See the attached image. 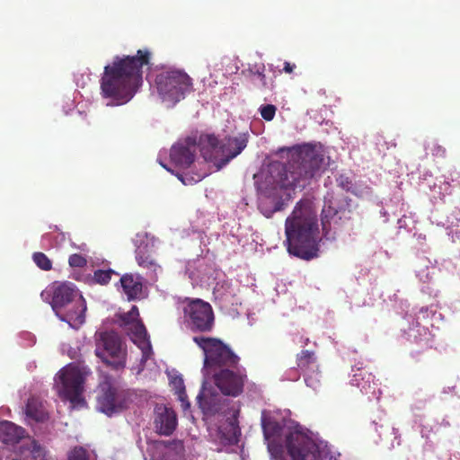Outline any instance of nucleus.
Here are the masks:
<instances>
[{
	"instance_id": "nucleus-1",
	"label": "nucleus",
	"mask_w": 460,
	"mask_h": 460,
	"mask_svg": "<svg viewBox=\"0 0 460 460\" xmlns=\"http://www.w3.org/2000/svg\"><path fill=\"white\" fill-rule=\"evenodd\" d=\"M152 52L138 49L136 55L116 56L104 66L100 80L102 97L111 99L116 105L128 102L143 84V68L151 64Z\"/></svg>"
},
{
	"instance_id": "nucleus-2",
	"label": "nucleus",
	"mask_w": 460,
	"mask_h": 460,
	"mask_svg": "<svg viewBox=\"0 0 460 460\" xmlns=\"http://www.w3.org/2000/svg\"><path fill=\"white\" fill-rule=\"evenodd\" d=\"M323 156L311 145H304L299 147L296 155L287 165L279 171V178L276 180L274 190L279 199L267 197L261 200L259 209L266 217H271L277 211L284 209L286 203L279 190H290L296 188L304 189L310 184L319 172Z\"/></svg>"
},
{
	"instance_id": "nucleus-3",
	"label": "nucleus",
	"mask_w": 460,
	"mask_h": 460,
	"mask_svg": "<svg viewBox=\"0 0 460 460\" xmlns=\"http://www.w3.org/2000/svg\"><path fill=\"white\" fill-rule=\"evenodd\" d=\"M318 233L317 214L312 202L298 201L285 222L288 252L305 261L318 257Z\"/></svg>"
},
{
	"instance_id": "nucleus-4",
	"label": "nucleus",
	"mask_w": 460,
	"mask_h": 460,
	"mask_svg": "<svg viewBox=\"0 0 460 460\" xmlns=\"http://www.w3.org/2000/svg\"><path fill=\"white\" fill-rule=\"evenodd\" d=\"M51 306L57 316L74 329H78L85 321L86 302L71 283L54 287Z\"/></svg>"
},
{
	"instance_id": "nucleus-5",
	"label": "nucleus",
	"mask_w": 460,
	"mask_h": 460,
	"mask_svg": "<svg viewBox=\"0 0 460 460\" xmlns=\"http://www.w3.org/2000/svg\"><path fill=\"white\" fill-rule=\"evenodd\" d=\"M192 341L204 353L203 374L209 376L214 371L224 367H234L240 363V358L220 339L205 336H194Z\"/></svg>"
},
{
	"instance_id": "nucleus-6",
	"label": "nucleus",
	"mask_w": 460,
	"mask_h": 460,
	"mask_svg": "<svg viewBox=\"0 0 460 460\" xmlns=\"http://www.w3.org/2000/svg\"><path fill=\"white\" fill-rule=\"evenodd\" d=\"M159 95L164 102L176 104L194 91L192 78L181 69H169L155 77Z\"/></svg>"
},
{
	"instance_id": "nucleus-7",
	"label": "nucleus",
	"mask_w": 460,
	"mask_h": 460,
	"mask_svg": "<svg viewBox=\"0 0 460 460\" xmlns=\"http://www.w3.org/2000/svg\"><path fill=\"white\" fill-rule=\"evenodd\" d=\"M285 446L293 460H321L319 446L299 424L288 427Z\"/></svg>"
},
{
	"instance_id": "nucleus-8",
	"label": "nucleus",
	"mask_w": 460,
	"mask_h": 460,
	"mask_svg": "<svg viewBox=\"0 0 460 460\" xmlns=\"http://www.w3.org/2000/svg\"><path fill=\"white\" fill-rule=\"evenodd\" d=\"M184 322L192 332H210L215 325V315L209 303L199 298H186L183 307Z\"/></svg>"
},
{
	"instance_id": "nucleus-9",
	"label": "nucleus",
	"mask_w": 460,
	"mask_h": 460,
	"mask_svg": "<svg viewBox=\"0 0 460 460\" xmlns=\"http://www.w3.org/2000/svg\"><path fill=\"white\" fill-rule=\"evenodd\" d=\"M350 201L343 193L328 192L321 213L323 231L325 235L341 226V221L350 213Z\"/></svg>"
},
{
	"instance_id": "nucleus-10",
	"label": "nucleus",
	"mask_w": 460,
	"mask_h": 460,
	"mask_svg": "<svg viewBox=\"0 0 460 460\" xmlns=\"http://www.w3.org/2000/svg\"><path fill=\"white\" fill-rule=\"evenodd\" d=\"M90 373L85 367H69L58 372V378L61 383L59 390L60 396L69 401L73 406L84 403L83 393L85 376Z\"/></svg>"
},
{
	"instance_id": "nucleus-11",
	"label": "nucleus",
	"mask_w": 460,
	"mask_h": 460,
	"mask_svg": "<svg viewBox=\"0 0 460 460\" xmlns=\"http://www.w3.org/2000/svg\"><path fill=\"white\" fill-rule=\"evenodd\" d=\"M97 408L108 416L118 413L128 407L130 398L128 391L115 387L106 376L98 386Z\"/></svg>"
},
{
	"instance_id": "nucleus-12",
	"label": "nucleus",
	"mask_w": 460,
	"mask_h": 460,
	"mask_svg": "<svg viewBox=\"0 0 460 460\" xmlns=\"http://www.w3.org/2000/svg\"><path fill=\"white\" fill-rule=\"evenodd\" d=\"M95 354L115 369L123 368L126 365V351L122 348L121 339L114 332H104L99 334L96 340Z\"/></svg>"
},
{
	"instance_id": "nucleus-13",
	"label": "nucleus",
	"mask_w": 460,
	"mask_h": 460,
	"mask_svg": "<svg viewBox=\"0 0 460 460\" xmlns=\"http://www.w3.org/2000/svg\"><path fill=\"white\" fill-rule=\"evenodd\" d=\"M209 376L224 395L232 397L239 396L243 392L244 385L247 382L246 369L240 365L218 369Z\"/></svg>"
},
{
	"instance_id": "nucleus-14",
	"label": "nucleus",
	"mask_w": 460,
	"mask_h": 460,
	"mask_svg": "<svg viewBox=\"0 0 460 460\" xmlns=\"http://www.w3.org/2000/svg\"><path fill=\"white\" fill-rule=\"evenodd\" d=\"M231 143L235 145L234 151H230L227 146H224L223 141L217 139V145L211 151V159H208L207 161L213 163L218 170L223 168L246 147L248 135L244 133L240 134V137L232 140Z\"/></svg>"
},
{
	"instance_id": "nucleus-15",
	"label": "nucleus",
	"mask_w": 460,
	"mask_h": 460,
	"mask_svg": "<svg viewBox=\"0 0 460 460\" xmlns=\"http://www.w3.org/2000/svg\"><path fill=\"white\" fill-rule=\"evenodd\" d=\"M197 140L195 137H187L185 144L173 145L170 151V158L176 165L188 168L194 162Z\"/></svg>"
},
{
	"instance_id": "nucleus-16",
	"label": "nucleus",
	"mask_w": 460,
	"mask_h": 460,
	"mask_svg": "<svg viewBox=\"0 0 460 460\" xmlns=\"http://www.w3.org/2000/svg\"><path fill=\"white\" fill-rule=\"evenodd\" d=\"M177 424V415L172 409L164 405L155 408L154 425L158 434L171 436L176 429Z\"/></svg>"
},
{
	"instance_id": "nucleus-17",
	"label": "nucleus",
	"mask_w": 460,
	"mask_h": 460,
	"mask_svg": "<svg viewBox=\"0 0 460 460\" xmlns=\"http://www.w3.org/2000/svg\"><path fill=\"white\" fill-rule=\"evenodd\" d=\"M118 318L120 325L131 334V339L146 334V329L139 317V311L137 305H133L127 313L119 314Z\"/></svg>"
},
{
	"instance_id": "nucleus-18",
	"label": "nucleus",
	"mask_w": 460,
	"mask_h": 460,
	"mask_svg": "<svg viewBox=\"0 0 460 460\" xmlns=\"http://www.w3.org/2000/svg\"><path fill=\"white\" fill-rule=\"evenodd\" d=\"M296 364L298 368L303 371L305 375V381L306 385L313 389H316L319 383L317 378L318 373L315 374V377L309 375L310 372L314 373L317 368L314 353L309 350H302L296 356Z\"/></svg>"
},
{
	"instance_id": "nucleus-19",
	"label": "nucleus",
	"mask_w": 460,
	"mask_h": 460,
	"mask_svg": "<svg viewBox=\"0 0 460 460\" xmlns=\"http://www.w3.org/2000/svg\"><path fill=\"white\" fill-rule=\"evenodd\" d=\"M119 281L128 301L139 300L144 297L141 276L126 273L120 277Z\"/></svg>"
},
{
	"instance_id": "nucleus-20",
	"label": "nucleus",
	"mask_w": 460,
	"mask_h": 460,
	"mask_svg": "<svg viewBox=\"0 0 460 460\" xmlns=\"http://www.w3.org/2000/svg\"><path fill=\"white\" fill-rule=\"evenodd\" d=\"M198 403L204 413L215 414L219 410L220 396L211 388L202 386L201 391L197 396Z\"/></svg>"
},
{
	"instance_id": "nucleus-21",
	"label": "nucleus",
	"mask_w": 460,
	"mask_h": 460,
	"mask_svg": "<svg viewBox=\"0 0 460 460\" xmlns=\"http://www.w3.org/2000/svg\"><path fill=\"white\" fill-rule=\"evenodd\" d=\"M350 383L358 386L365 394H374L377 385L375 376L367 367L357 368Z\"/></svg>"
},
{
	"instance_id": "nucleus-22",
	"label": "nucleus",
	"mask_w": 460,
	"mask_h": 460,
	"mask_svg": "<svg viewBox=\"0 0 460 460\" xmlns=\"http://www.w3.org/2000/svg\"><path fill=\"white\" fill-rule=\"evenodd\" d=\"M136 260L137 264L148 270L147 275L153 280L157 279V270L161 269L160 265L153 258L148 246H138L136 250Z\"/></svg>"
},
{
	"instance_id": "nucleus-23",
	"label": "nucleus",
	"mask_w": 460,
	"mask_h": 460,
	"mask_svg": "<svg viewBox=\"0 0 460 460\" xmlns=\"http://www.w3.org/2000/svg\"><path fill=\"white\" fill-rule=\"evenodd\" d=\"M24 436L25 430L22 427L8 420L0 421V441L4 444H17Z\"/></svg>"
},
{
	"instance_id": "nucleus-24",
	"label": "nucleus",
	"mask_w": 460,
	"mask_h": 460,
	"mask_svg": "<svg viewBox=\"0 0 460 460\" xmlns=\"http://www.w3.org/2000/svg\"><path fill=\"white\" fill-rule=\"evenodd\" d=\"M261 426L264 438L267 441L273 439L279 440L280 439L281 436H285L286 432L288 431V428L284 429L281 423L271 418L262 419Z\"/></svg>"
},
{
	"instance_id": "nucleus-25",
	"label": "nucleus",
	"mask_w": 460,
	"mask_h": 460,
	"mask_svg": "<svg viewBox=\"0 0 460 460\" xmlns=\"http://www.w3.org/2000/svg\"><path fill=\"white\" fill-rule=\"evenodd\" d=\"M25 412L27 417L38 422L44 421L48 418L44 406L34 397L28 399Z\"/></svg>"
},
{
	"instance_id": "nucleus-26",
	"label": "nucleus",
	"mask_w": 460,
	"mask_h": 460,
	"mask_svg": "<svg viewBox=\"0 0 460 460\" xmlns=\"http://www.w3.org/2000/svg\"><path fill=\"white\" fill-rule=\"evenodd\" d=\"M217 138L211 134L200 135L197 146L205 160L211 159V151L217 145Z\"/></svg>"
},
{
	"instance_id": "nucleus-27",
	"label": "nucleus",
	"mask_w": 460,
	"mask_h": 460,
	"mask_svg": "<svg viewBox=\"0 0 460 460\" xmlns=\"http://www.w3.org/2000/svg\"><path fill=\"white\" fill-rule=\"evenodd\" d=\"M132 341L141 349V364H145L153 355L152 345L149 341L147 333L144 336L141 335L136 338H132Z\"/></svg>"
},
{
	"instance_id": "nucleus-28",
	"label": "nucleus",
	"mask_w": 460,
	"mask_h": 460,
	"mask_svg": "<svg viewBox=\"0 0 460 460\" xmlns=\"http://www.w3.org/2000/svg\"><path fill=\"white\" fill-rule=\"evenodd\" d=\"M268 450L274 460H286L284 447L279 440L268 441Z\"/></svg>"
},
{
	"instance_id": "nucleus-29",
	"label": "nucleus",
	"mask_w": 460,
	"mask_h": 460,
	"mask_svg": "<svg viewBox=\"0 0 460 460\" xmlns=\"http://www.w3.org/2000/svg\"><path fill=\"white\" fill-rule=\"evenodd\" d=\"M113 275L118 276L119 273H117L113 270H97L93 272V281L100 285H107Z\"/></svg>"
},
{
	"instance_id": "nucleus-30",
	"label": "nucleus",
	"mask_w": 460,
	"mask_h": 460,
	"mask_svg": "<svg viewBox=\"0 0 460 460\" xmlns=\"http://www.w3.org/2000/svg\"><path fill=\"white\" fill-rule=\"evenodd\" d=\"M33 261L35 264L42 270H50L52 269V261L49 259V257L41 252H37L32 255Z\"/></svg>"
},
{
	"instance_id": "nucleus-31",
	"label": "nucleus",
	"mask_w": 460,
	"mask_h": 460,
	"mask_svg": "<svg viewBox=\"0 0 460 460\" xmlns=\"http://www.w3.org/2000/svg\"><path fill=\"white\" fill-rule=\"evenodd\" d=\"M264 70H265V66L261 65V66H255V67L250 69L249 72L252 76L257 77L260 80L261 86L266 89V88H270V86L266 80V75L264 74Z\"/></svg>"
},
{
	"instance_id": "nucleus-32",
	"label": "nucleus",
	"mask_w": 460,
	"mask_h": 460,
	"mask_svg": "<svg viewBox=\"0 0 460 460\" xmlns=\"http://www.w3.org/2000/svg\"><path fill=\"white\" fill-rule=\"evenodd\" d=\"M277 108L273 104H266L260 107V113L263 119L271 121L276 114Z\"/></svg>"
},
{
	"instance_id": "nucleus-33",
	"label": "nucleus",
	"mask_w": 460,
	"mask_h": 460,
	"mask_svg": "<svg viewBox=\"0 0 460 460\" xmlns=\"http://www.w3.org/2000/svg\"><path fill=\"white\" fill-rule=\"evenodd\" d=\"M68 264L72 268H84L87 264V260L82 254L74 253L69 256Z\"/></svg>"
},
{
	"instance_id": "nucleus-34",
	"label": "nucleus",
	"mask_w": 460,
	"mask_h": 460,
	"mask_svg": "<svg viewBox=\"0 0 460 460\" xmlns=\"http://www.w3.org/2000/svg\"><path fill=\"white\" fill-rule=\"evenodd\" d=\"M68 460H88L87 451L82 447H76L70 451Z\"/></svg>"
},
{
	"instance_id": "nucleus-35",
	"label": "nucleus",
	"mask_w": 460,
	"mask_h": 460,
	"mask_svg": "<svg viewBox=\"0 0 460 460\" xmlns=\"http://www.w3.org/2000/svg\"><path fill=\"white\" fill-rule=\"evenodd\" d=\"M336 182L339 187L347 191L349 190L353 186L352 181L348 176L343 174H341L336 179Z\"/></svg>"
},
{
	"instance_id": "nucleus-36",
	"label": "nucleus",
	"mask_w": 460,
	"mask_h": 460,
	"mask_svg": "<svg viewBox=\"0 0 460 460\" xmlns=\"http://www.w3.org/2000/svg\"><path fill=\"white\" fill-rule=\"evenodd\" d=\"M427 149L430 150L432 155L435 156H444L446 153L445 148L435 142L429 143L427 146Z\"/></svg>"
},
{
	"instance_id": "nucleus-37",
	"label": "nucleus",
	"mask_w": 460,
	"mask_h": 460,
	"mask_svg": "<svg viewBox=\"0 0 460 460\" xmlns=\"http://www.w3.org/2000/svg\"><path fill=\"white\" fill-rule=\"evenodd\" d=\"M240 137V135L237 136V137H227V138H225L223 140V144L224 146H228V149H230V151H234V148H235V145L234 144H232L231 141L232 140H234V139H237Z\"/></svg>"
},
{
	"instance_id": "nucleus-38",
	"label": "nucleus",
	"mask_w": 460,
	"mask_h": 460,
	"mask_svg": "<svg viewBox=\"0 0 460 460\" xmlns=\"http://www.w3.org/2000/svg\"><path fill=\"white\" fill-rule=\"evenodd\" d=\"M296 68V65L295 64H291L289 62H285L284 63V67H283V71L287 74H291L294 69Z\"/></svg>"
},
{
	"instance_id": "nucleus-39",
	"label": "nucleus",
	"mask_w": 460,
	"mask_h": 460,
	"mask_svg": "<svg viewBox=\"0 0 460 460\" xmlns=\"http://www.w3.org/2000/svg\"><path fill=\"white\" fill-rule=\"evenodd\" d=\"M184 397H186L184 387L182 386L181 389L179 391V399L181 401H184Z\"/></svg>"
},
{
	"instance_id": "nucleus-40",
	"label": "nucleus",
	"mask_w": 460,
	"mask_h": 460,
	"mask_svg": "<svg viewBox=\"0 0 460 460\" xmlns=\"http://www.w3.org/2000/svg\"><path fill=\"white\" fill-rule=\"evenodd\" d=\"M286 199H289L291 198V194L289 192L285 193Z\"/></svg>"
},
{
	"instance_id": "nucleus-41",
	"label": "nucleus",
	"mask_w": 460,
	"mask_h": 460,
	"mask_svg": "<svg viewBox=\"0 0 460 460\" xmlns=\"http://www.w3.org/2000/svg\"><path fill=\"white\" fill-rule=\"evenodd\" d=\"M328 460H339L336 456H331Z\"/></svg>"
},
{
	"instance_id": "nucleus-42",
	"label": "nucleus",
	"mask_w": 460,
	"mask_h": 460,
	"mask_svg": "<svg viewBox=\"0 0 460 460\" xmlns=\"http://www.w3.org/2000/svg\"><path fill=\"white\" fill-rule=\"evenodd\" d=\"M162 164V166H163L164 168H165L167 171L171 172V170H170V169H169L165 164Z\"/></svg>"
},
{
	"instance_id": "nucleus-43",
	"label": "nucleus",
	"mask_w": 460,
	"mask_h": 460,
	"mask_svg": "<svg viewBox=\"0 0 460 460\" xmlns=\"http://www.w3.org/2000/svg\"><path fill=\"white\" fill-rule=\"evenodd\" d=\"M37 448H40V447H38V446L35 444V445H34V447H33V452H34Z\"/></svg>"
}]
</instances>
